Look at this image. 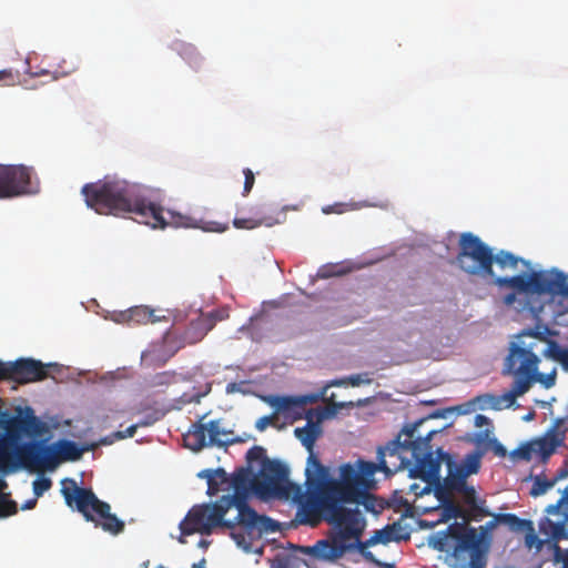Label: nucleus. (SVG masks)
Masks as SVG:
<instances>
[{"mask_svg": "<svg viewBox=\"0 0 568 568\" xmlns=\"http://www.w3.org/2000/svg\"><path fill=\"white\" fill-rule=\"evenodd\" d=\"M377 462H366L359 459L357 469L351 464H344L339 468V478H332L326 475L322 480H317V488L311 489L307 499L302 501L297 510L298 521L303 525L316 527L323 521V515H329L333 519L336 516H343L348 521L346 532H358V527L363 526L362 513L359 509L346 508V504L364 503L371 498L367 490L372 487L373 476L377 471L388 470L384 453L377 450Z\"/></svg>", "mask_w": 568, "mask_h": 568, "instance_id": "obj_1", "label": "nucleus"}, {"mask_svg": "<svg viewBox=\"0 0 568 568\" xmlns=\"http://www.w3.org/2000/svg\"><path fill=\"white\" fill-rule=\"evenodd\" d=\"M87 205L99 214L121 215L132 213L139 223L152 229L191 227L205 232L223 233L229 223L197 220L191 215L166 210L148 201L140 186L124 180L108 179L87 183L82 187Z\"/></svg>", "mask_w": 568, "mask_h": 568, "instance_id": "obj_2", "label": "nucleus"}, {"mask_svg": "<svg viewBox=\"0 0 568 568\" xmlns=\"http://www.w3.org/2000/svg\"><path fill=\"white\" fill-rule=\"evenodd\" d=\"M323 521L331 525V529L325 539L316 541L311 547H305L304 552L313 558L322 561H334L342 558L347 551L357 549L363 552L366 548L383 544L386 545L393 540H398L394 535V526L387 525L383 529H378L374 535L362 541L361 537L365 530L366 521L362 516L363 526L358 527V532L348 534V521L343 516L331 518L329 515H323Z\"/></svg>", "mask_w": 568, "mask_h": 568, "instance_id": "obj_3", "label": "nucleus"}, {"mask_svg": "<svg viewBox=\"0 0 568 568\" xmlns=\"http://www.w3.org/2000/svg\"><path fill=\"white\" fill-rule=\"evenodd\" d=\"M223 510V517L231 508L237 510L234 519V528H229L230 536L237 546L248 549L251 540L261 537L263 534L275 532L278 529V523L267 516L258 515L247 505V491L234 490L233 495L223 496L215 503Z\"/></svg>", "mask_w": 568, "mask_h": 568, "instance_id": "obj_4", "label": "nucleus"}, {"mask_svg": "<svg viewBox=\"0 0 568 568\" xmlns=\"http://www.w3.org/2000/svg\"><path fill=\"white\" fill-rule=\"evenodd\" d=\"M496 283L499 288L511 290L503 297L504 304L508 306L517 302L518 295L568 297V275L557 268L531 271L511 277L497 278Z\"/></svg>", "mask_w": 568, "mask_h": 568, "instance_id": "obj_5", "label": "nucleus"}, {"mask_svg": "<svg viewBox=\"0 0 568 568\" xmlns=\"http://www.w3.org/2000/svg\"><path fill=\"white\" fill-rule=\"evenodd\" d=\"M61 493L65 504L97 528L114 536L124 531V521L112 514L110 504L99 499L91 488L79 487L74 479L67 478Z\"/></svg>", "mask_w": 568, "mask_h": 568, "instance_id": "obj_6", "label": "nucleus"}, {"mask_svg": "<svg viewBox=\"0 0 568 568\" xmlns=\"http://www.w3.org/2000/svg\"><path fill=\"white\" fill-rule=\"evenodd\" d=\"M288 475L290 470L286 465L280 460L265 459L260 474L253 476L252 490L263 499L270 497L288 498L293 495L300 509L306 490L303 491L300 485L291 483Z\"/></svg>", "mask_w": 568, "mask_h": 568, "instance_id": "obj_7", "label": "nucleus"}, {"mask_svg": "<svg viewBox=\"0 0 568 568\" xmlns=\"http://www.w3.org/2000/svg\"><path fill=\"white\" fill-rule=\"evenodd\" d=\"M436 433L437 430L435 429L428 430L425 436L416 433L410 454L412 464L415 463L414 466L409 468L410 477L419 478L430 484L440 480V466L443 463L446 464V466L453 464V456L442 448H438L434 456L430 439Z\"/></svg>", "mask_w": 568, "mask_h": 568, "instance_id": "obj_8", "label": "nucleus"}, {"mask_svg": "<svg viewBox=\"0 0 568 568\" xmlns=\"http://www.w3.org/2000/svg\"><path fill=\"white\" fill-rule=\"evenodd\" d=\"M536 343L521 345L511 343L509 354L504 363V374L515 376L510 394L513 397L524 395L529 390L537 376L539 358L535 354Z\"/></svg>", "mask_w": 568, "mask_h": 568, "instance_id": "obj_9", "label": "nucleus"}, {"mask_svg": "<svg viewBox=\"0 0 568 568\" xmlns=\"http://www.w3.org/2000/svg\"><path fill=\"white\" fill-rule=\"evenodd\" d=\"M459 267L469 275L490 278L497 286V276L493 268V250L473 233H463L459 239V252L456 256Z\"/></svg>", "mask_w": 568, "mask_h": 568, "instance_id": "obj_10", "label": "nucleus"}, {"mask_svg": "<svg viewBox=\"0 0 568 568\" xmlns=\"http://www.w3.org/2000/svg\"><path fill=\"white\" fill-rule=\"evenodd\" d=\"M55 467L53 446L45 445L43 442H27L11 449V460L4 473L16 471L19 468L41 473L53 470Z\"/></svg>", "mask_w": 568, "mask_h": 568, "instance_id": "obj_11", "label": "nucleus"}, {"mask_svg": "<svg viewBox=\"0 0 568 568\" xmlns=\"http://www.w3.org/2000/svg\"><path fill=\"white\" fill-rule=\"evenodd\" d=\"M216 527L234 528V523L223 518V510L215 503L195 505L180 523L182 536L179 538V541L185 544L186 540L184 536H190L195 532L209 536Z\"/></svg>", "mask_w": 568, "mask_h": 568, "instance_id": "obj_12", "label": "nucleus"}, {"mask_svg": "<svg viewBox=\"0 0 568 568\" xmlns=\"http://www.w3.org/2000/svg\"><path fill=\"white\" fill-rule=\"evenodd\" d=\"M306 418L307 424L305 426L297 427L294 429L295 437L310 453L307 457V466L305 469L306 494L304 496V499L308 498L311 489L317 488V480L320 481L326 475H328V468L321 463L318 457L313 452L316 440L322 435V427L320 425V422H313V415L311 410H308V413L306 414Z\"/></svg>", "mask_w": 568, "mask_h": 568, "instance_id": "obj_13", "label": "nucleus"}, {"mask_svg": "<svg viewBox=\"0 0 568 568\" xmlns=\"http://www.w3.org/2000/svg\"><path fill=\"white\" fill-rule=\"evenodd\" d=\"M424 423V419H419L416 423L406 425L403 430L386 446H379L377 450H382L385 456L386 476H390L398 470L405 469L412 465V450L415 439V434L418 427Z\"/></svg>", "mask_w": 568, "mask_h": 568, "instance_id": "obj_14", "label": "nucleus"}, {"mask_svg": "<svg viewBox=\"0 0 568 568\" xmlns=\"http://www.w3.org/2000/svg\"><path fill=\"white\" fill-rule=\"evenodd\" d=\"M230 434L231 432L221 428L219 419L210 420L207 424L200 420L184 435V443L193 452H200L205 446L225 447L236 442L229 438Z\"/></svg>", "mask_w": 568, "mask_h": 568, "instance_id": "obj_15", "label": "nucleus"}, {"mask_svg": "<svg viewBox=\"0 0 568 568\" xmlns=\"http://www.w3.org/2000/svg\"><path fill=\"white\" fill-rule=\"evenodd\" d=\"M31 168L0 164V199L13 197L32 191Z\"/></svg>", "mask_w": 568, "mask_h": 568, "instance_id": "obj_16", "label": "nucleus"}, {"mask_svg": "<svg viewBox=\"0 0 568 568\" xmlns=\"http://www.w3.org/2000/svg\"><path fill=\"white\" fill-rule=\"evenodd\" d=\"M548 516L562 513V520L554 521L549 517H544L539 521L540 534L547 536L554 541L568 539V486L564 489L561 497L556 504L548 505L546 508Z\"/></svg>", "mask_w": 568, "mask_h": 568, "instance_id": "obj_17", "label": "nucleus"}, {"mask_svg": "<svg viewBox=\"0 0 568 568\" xmlns=\"http://www.w3.org/2000/svg\"><path fill=\"white\" fill-rule=\"evenodd\" d=\"M54 364L44 365L42 362L33 358H19L10 362L11 381L19 384L40 382L48 377V368Z\"/></svg>", "mask_w": 568, "mask_h": 568, "instance_id": "obj_18", "label": "nucleus"}, {"mask_svg": "<svg viewBox=\"0 0 568 568\" xmlns=\"http://www.w3.org/2000/svg\"><path fill=\"white\" fill-rule=\"evenodd\" d=\"M263 400L273 407L275 412L272 415L262 416L256 420L255 428L258 432H264L270 425H274L277 414L290 413L294 408H302L305 404L303 398L293 396L268 395L263 397Z\"/></svg>", "mask_w": 568, "mask_h": 568, "instance_id": "obj_19", "label": "nucleus"}, {"mask_svg": "<svg viewBox=\"0 0 568 568\" xmlns=\"http://www.w3.org/2000/svg\"><path fill=\"white\" fill-rule=\"evenodd\" d=\"M250 216L240 217L236 216L233 220V226L237 230H254L261 226L272 227L276 224L284 222L285 213L284 210L280 213L282 220L278 216L270 213L265 205H253L248 210Z\"/></svg>", "mask_w": 568, "mask_h": 568, "instance_id": "obj_20", "label": "nucleus"}, {"mask_svg": "<svg viewBox=\"0 0 568 568\" xmlns=\"http://www.w3.org/2000/svg\"><path fill=\"white\" fill-rule=\"evenodd\" d=\"M448 535L455 540L454 556L457 559L460 558L463 552H470L481 546L480 538L474 528L464 525H452L448 527Z\"/></svg>", "mask_w": 568, "mask_h": 568, "instance_id": "obj_21", "label": "nucleus"}, {"mask_svg": "<svg viewBox=\"0 0 568 568\" xmlns=\"http://www.w3.org/2000/svg\"><path fill=\"white\" fill-rule=\"evenodd\" d=\"M214 322L210 316H199L191 321L183 333V342L189 345L196 344L213 328Z\"/></svg>", "mask_w": 568, "mask_h": 568, "instance_id": "obj_22", "label": "nucleus"}, {"mask_svg": "<svg viewBox=\"0 0 568 568\" xmlns=\"http://www.w3.org/2000/svg\"><path fill=\"white\" fill-rule=\"evenodd\" d=\"M54 448V456L57 458V466L61 462H75L79 460L87 448L80 447L79 444L68 439H60L52 445Z\"/></svg>", "mask_w": 568, "mask_h": 568, "instance_id": "obj_23", "label": "nucleus"}, {"mask_svg": "<svg viewBox=\"0 0 568 568\" xmlns=\"http://www.w3.org/2000/svg\"><path fill=\"white\" fill-rule=\"evenodd\" d=\"M122 317L125 322L134 325L154 323V312L148 306H134L128 310Z\"/></svg>", "mask_w": 568, "mask_h": 568, "instance_id": "obj_24", "label": "nucleus"}, {"mask_svg": "<svg viewBox=\"0 0 568 568\" xmlns=\"http://www.w3.org/2000/svg\"><path fill=\"white\" fill-rule=\"evenodd\" d=\"M23 433L29 436H42L47 430V426L36 415L32 408H26V415L22 416Z\"/></svg>", "mask_w": 568, "mask_h": 568, "instance_id": "obj_25", "label": "nucleus"}, {"mask_svg": "<svg viewBox=\"0 0 568 568\" xmlns=\"http://www.w3.org/2000/svg\"><path fill=\"white\" fill-rule=\"evenodd\" d=\"M447 468L448 474L445 478V487L450 493H458L467 484V476L456 467L454 460Z\"/></svg>", "mask_w": 568, "mask_h": 568, "instance_id": "obj_26", "label": "nucleus"}, {"mask_svg": "<svg viewBox=\"0 0 568 568\" xmlns=\"http://www.w3.org/2000/svg\"><path fill=\"white\" fill-rule=\"evenodd\" d=\"M207 480V494L215 495L220 490V484L227 481V474L224 469L217 468L215 470L206 469L199 474Z\"/></svg>", "mask_w": 568, "mask_h": 568, "instance_id": "obj_27", "label": "nucleus"}, {"mask_svg": "<svg viewBox=\"0 0 568 568\" xmlns=\"http://www.w3.org/2000/svg\"><path fill=\"white\" fill-rule=\"evenodd\" d=\"M494 263H496L503 270H517L519 263L524 264L526 267L530 265L528 261L504 250L499 251L497 254L493 253V264Z\"/></svg>", "mask_w": 568, "mask_h": 568, "instance_id": "obj_28", "label": "nucleus"}, {"mask_svg": "<svg viewBox=\"0 0 568 568\" xmlns=\"http://www.w3.org/2000/svg\"><path fill=\"white\" fill-rule=\"evenodd\" d=\"M547 347L541 352L545 357L561 363L564 366L568 363V348L561 347L556 341L548 339Z\"/></svg>", "mask_w": 568, "mask_h": 568, "instance_id": "obj_29", "label": "nucleus"}, {"mask_svg": "<svg viewBox=\"0 0 568 568\" xmlns=\"http://www.w3.org/2000/svg\"><path fill=\"white\" fill-rule=\"evenodd\" d=\"M483 453L475 452L465 456L460 464H456V467L462 470L467 477L473 474H477L480 468V458Z\"/></svg>", "mask_w": 568, "mask_h": 568, "instance_id": "obj_30", "label": "nucleus"}, {"mask_svg": "<svg viewBox=\"0 0 568 568\" xmlns=\"http://www.w3.org/2000/svg\"><path fill=\"white\" fill-rule=\"evenodd\" d=\"M532 444L535 447V454H538L542 459H546L555 453L559 445V440L552 436L538 439Z\"/></svg>", "mask_w": 568, "mask_h": 568, "instance_id": "obj_31", "label": "nucleus"}, {"mask_svg": "<svg viewBox=\"0 0 568 568\" xmlns=\"http://www.w3.org/2000/svg\"><path fill=\"white\" fill-rule=\"evenodd\" d=\"M565 476H566V470H561L552 480H548L545 477L537 476L534 479V483H532V486L530 489V495L534 497L544 495L545 493H547L548 489H550L556 484V481L558 479L564 478Z\"/></svg>", "mask_w": 568, "mask_h": 568, "instance_id": "obj_32", "label": "nucleus"}, {"mask_svg": "<svg viewBox=\"0 0 568 568\" xmlns=\"http://www.w3.org/2000/svg\"><path fill=\"white\" fill-rule=\"evenodd\" d=\"M253 476L250 468H239L232 477V486L234 490H248L252 489Z\"/></svg>", "mask_w": 568, "mask_h": 568, "instance_id": "obj_33", "label": "nucleus"}, {"mask_svg": "<svg viewBox=\"0 0 568 568\" xmlns=\"http://www.w3.org/2000/svg\"><path fill=\"white\" fill-rule=\"evenodd\" d=\"M500 521L514 531H532V523L530 520L521 519L514 514L501 515Z\"/></svg>", "mask_w": 568, "mask_h": 568, "instance_id": "obj_34", "label": "nucleus"}, {"mask_svg": "<svg viewBox=\"0 0 568 568\" xmlns=\"http://www.w3.org/2000/svg\"><path fill=\"white\" fill-rule=\"evenodd\" d=\"M180 54L194 70H199L202 67L203 58L193 44H183L180 49Z\"/></svg>", "mask_w": 568, "mask_h": 568, "instance_id": "obj_35", "label": "nucleus"}, {"mask_svg": "<svg viewBox=\"0 0 568 568\" xmlns=\"http://www.w3.org/2000/svg\"><path fill=\"white\" fill-rule=\"evenodd\" d=\"M180 54L194 70H199L202 67L203 58L193 44H183L180 49Z\"/></svg>", "mask_w": 568, "mask_h": 568, "instance_id": "obj_36", "label": "nucleus"}, {"mask_svg": "<svg viewBox=\"0 0 568 568\" xmlns=\"http://www.w3.org/2000/svg\"><path fill=\"white\" fill-rule=\"evenodd\" d=\"M176 373L165 371L156 373L148 379V386L151 388L166 387L175 382Z\"/></svg>", "mask_w": 568, "mask_h": 568, "instance_id": "obj_37", "label": "nucleus"}, {"mask_svg": "<svg viewBox=\"0 0 568 568\" xmlns=\"http://www.w3.org/2000/svg\"><path fill=\"white\" fill-rule=\"evenodd\" d=\"M487 564V556L485 549L479 546L469 552V560L465 568H485Z\"/></svg>", "mask_w": 568, "mask_h": 568, "instance_id": "obj_38", "label": "nucleus"}, {"mask_svg": "<svg viewBox=\"0 0 568 568\" xmlns=\"http://www.w3.org/2000/svg\"><path fill=\"white\" fill-rule=\"evenodd\" d=\"M556 333L551 331L548 326H536L534 329H526L523 331L519 334V337H534L537 338L539 342L546 343L549 338V336L555 335Z\"/></svg>", "mask_w": 568, "mask_h": 568, "instance_id": "obj_39", "label": "nucleus"}, {"mask_svg": "<svg viewBox=\"0 0 568 568\" xmlns=\"http://www.w3.org/2000/svg\"><path fill=\"white\" fill-rule=\"evenodd\" d=\"M11 460V443L10 439L0 435V469L7 470Z\"/></svg>", "mask_w": 568, "mask_h": 568, "instance_id": "obj_40", "label": "nucleus"}, {"mask_svg": "<svg viewBox=\"0 0 568 568\" xmlns=\"http://www.w3.org/2000/svg\"><path fill=\"white\" fill-rule=\"evenodd\" d=\"M457 494L462 495L464 503L468 505L473 511H481V508L477 504L476 490L473 486L466 484Z\"/></svg>", "mask_w": 568, "mask_h": 568, "instance_id": "obj_41", "label": "nucleus"}, {"mask_svg": "<svg viewBox=\"0 0 568 568\" xmlns=\"http://www.w3.org/2000/svg\"><path fill=\"white\" fill-rule=\"evenodd\" d=\"M18 511L17 503L10 499L9 494L0 496V518L16 515Z\"/></svg>", "mask_w": 568, "mask_h": 568, "instance_id": "obj_42", "label": "nucleus"}, {"mask_svg": "<svg viewBox=\"0 0 568 568\" xmlns=\"http://www.w3.org/2000/svg\"><path fill=\"white\" fill-rule=\"evenodd\" d=\"M265 459L268 458L266 457V452L262 446H253L246 453V460L250 465L255 462L261 463L262 465Z\"/></svg>", "mask_w": 568, "mask_h": 568, "instance_id": "obj_43", "label": "nucleus"}, {"mask_svg": "<svg viewBox=\"0 0 568 568\" xmlns=\"http://www.w3.org/2000/svg\"><path fill=\"white\" fill-rule=\"evenodd\" d=\"M535 453V447L532 443H527L518 447L514 455L523 460H530L532 458V454Z\"/></svg>", "mask_w": 568, "mask_h": 568, "instance_id": "obj_44", "label": "nucleus"}, {"mask_svg": "<svg viewBox=\"0 0 568 568\" xmlns=\"http://www.w3.org/2000/svg\"><path fill=\"white\" fill-rule=\"evenodd\" d=\"M346 382L352 386H359L362 384H369L371 378H367V377L363 378V375L356 374V375L348 376L346 379L337 381V382L333 383V385L339 386V385L345 384Z\"/></svg>", "mask_w": 568, "mask_h": 568, "instance_id": "obj_45", "label": "nucleus"}, {"mask_svg": "<svg viewBox=\"0 0 568 568\" xmlns=\"http://www.w3.org/2000/svg\"><path fill=\"white\" fill-rule=\"evenodd\" d=\"M244 174V187H243V195L247 196L248 193L252 191L254 183H255V176L251 169L246 168L243 170Z\"/></svg>", "mask_w": 568, "mask_h": 568, "instance_id": "obj_46", "label": "nucleus"}, {"mask_svg": "<svg viewBox=\"0 0 568 568\" xmlns=\"http://www.w3.org/2000/svg\"><path fill=\"white\" fill-rule=\"evenodd\" d=\"M52 483L49 478H40L33 481V493L37 497H40L44 491L50 489Z\"/></svg>", "mask_w": 568, "mask_h": 568, "instance_id": "obj_47", "label": "nucleus"}, {"mask_svg": "<svg viewBox=\"0 0 568 568\" xmlns=\"http://www.w3.org/2000/svg\"><path fill=\"white\" fill-rule=\"evenodd\" d=\"M489 434H490V430L489 429H485V430H480L478 433H476L474 435V438H473V442L474 444L477 446V447H483L485 446V448H487V444L489 443Z\"/></svg>", "mask_w": 568, "mask_h": 568, "instance_id": "obj_48", "label": "nucleus"}, {"mask_svg": "<svg viewBox=\"0 0 568 568\" xmlns=\"http://www.w3.org/2000/svg\"><path fill=\"white\" fill-rule=\"evenodd\" d=\"M70 72H71L70 70L69 71L58 72V71H49L47 69H40V70H37V71H31L30 74L33 78H38V77H42V75H47V74H52V79L57 80L60 77L68 75Z\"/></svg>", "mask_w": 568, "mask_h": 568, "instance_id": "obj_49", "label": "nucleus"}, {"mask_svg": "<svg viewBox=\"0 0 568 568\" xmlns=\"http://www.w3.org/2000/svg\"><path fill=\"white\" fill-rule=\"evenodd\" d=\"M295 559L290 556L276 557L272 568H294Z\"/></svg>", "mask_w": 568, "mask_h": 568, "instance_id": "obj_50", "label": "nucleus"}, {"mask_svg": "<svg viewBox=\"0 0 568 568\" xmlns=\"http://www.w3.org/2000/svg\"><path fill=\"white\" fill-rule=\"evenodd\" d=\"M16 77L10 69L0 70V85H13Z\"/></svg>", "mask_w": 568, "mask_h": 568, "instance_id": "obj_51", "label": "nucleus"}, {"mask_svg": "<svg viewBox=\"0 0 568 568\" xmlns=\"http://www.w3.org/2000/svg\"><path fill=\"white\" fill-rule=\"evenodd\" d=\"M334 395H332L328 399V406L332 408L333 413H337L343 408H353L355 404L353 402H341L336 403L333 400Z\"/></svg>", "mask_w": 568, "mask_h": 568, "instance_id": "obj_52", "label": "nucleus"}, {"mask_svg": "<svg viewBox=\"0 0 568 568\" xmlns=\"http://www.w3.org/2000/svg\"><path fill=\"white\" fill-rule=\"evenodd\" d=\"M136 429H138V425H131L129 426L123 432H116L115 433V436L119 438V439H123V438H128V437H133L134 434L136 433Z\"/></svg>", "mask_w": 568, "mask_h": 568, "instance_id": "obj_53", "label": "nucleus"}, {"mask_svg": "<svg viewBox=\"0 0 568 568\" xmlns=\"http://www.w3.org/2000/svg\"><path fill=\"white\" fill-rule=\"evenodd\" d=\"M11 379L10 362L3 363L0 361V381Z\"/></svg>", "mask_w": 568, "mask_h": 568, "instance_id": "obj_54", "label": "nucleus"}, {"mask_svg": "<svg viewBox=\"0 0 568 568\" xmlns=\"http://www.w3.org/2000/svg\"><path fill=\"white\" fill-rule=\"evenodd\" d=\"M535 381L541 382L546 387H550L555 384V373H552L546 377H544L542 374L537 373Z\"/></svg>", "mask_w": 568, "mask_h": 568, "instance_id": "obj_55", "label": "nucleus"}, {"mask_svg": "<svg viewBox=\"0 0 568 568\" xmlns=\"http://www.w3.org/2000/svg\"><path fill=\"white\" fill-rule=\"evenodd\" d=\"M489 444L491 445L494 452L497 455H499V456H505L506 455V448L496 438H491L489 440Z\"/></svg>", "mask_w": 568, "mask_h": 568, "instance_id": "obj_56", "label": "nucleus"}, {"mask_svg": "<svg viewBox=\"0 0 568 568\" xmlns=\"http://www.w3.org/2000/svg\"><path fill=\"white\" fill-rule=\"evenodd\" d=\"M474 424L476 427L489 426L490 419L481 414L475 416Z\"/></svg>", "mask_w": 568, "mask_h": 568, "instance_id": "obj_57", "label": "nucleus"}, {"mask_svg": "<svg viewBox=\"0 0 568 568\" xmlns=\"http://www.w3.org/2000/svg\"><path fill=\"white\" fill-rule=\"evenodd\" d=\"M537 540V537L536 535L534 534V530L532 531H529L527 535H526V544L531 547L532 544Z\"/></svg>", "mask_w": 568, "mask_h": 568, "instance_id": "obj_58", "label": "nucleus"}, {"mask_svg": "<svg viewBox=\"0 0 568 568\" xmlns=\"http://www.w3.org/2000/svg\"><path fill=\"white\" fill-rule=\"evenodd\" d=\"M205 566H206V560L204 558H202L200 561L194 562L192 565V568H205Z\"/></svg>", "mask_w": 568, "mask_h": 568, "instance_id": "obj_59", "label": "nucleus"}, {"mask_svg": "<svg viewBox=\"0 0 568 568\" xmlns=\"http://www.w3.org/2000/svg\"><path fill=\"white\" fill-rule=\"evenodd\" d=\"M8 487V484L4 479L0 478V496L4 495L3 490Z\"/></svg>", "mask_w": 568, "mask_h": 568, "instance_id": "obj_60", "label": "nucleus"}, {"mask_svg": "<svg viewBox=\"0 0 568 568\" xmlns=\"http://www.w3.org/2000/svg\"><path fill=\"white\" fill-rule=\"evenodd\" d=\"M36 503H37V500H36V499L30 500V501H28V503L24 505V507H23V508H26V509H30V508L34 507Z\"/></svg>", "mask_w": 568, "mask_h": 568, "instance_id": "obj_61", "label": "nucleus"}, {"mask_svg": "<svg viewBox=\"0 0 568 568\" xmlns=\"http://www.w3.org/2000/svg\"><path fill=\"white\" fill-rule=\"evenodd\" d=\"M438 544H439L438 549L443 550V538L439 539Z\"/></svg>", "mask_w": 568, "mask_h": 568, "instance_id": "obj_62", "label": "nucleus"}, {"mask_svg": "<svg viewBox=\"0 0 568 568\" xmlns=\"http://www.w3.org/2000/svg\"><path fill=\"white\" fill-rule=\"evenodd\" d=\"M456 516H460V517L463 516L462 510L459 508H456Z\"/></svg>", "mask_w": 568, "mask_h": 568, "instance_id": "obj_63", "label": "nucleus"}, {"mask_svg": "<svg viewBox=\"0 0 568 568\" xmlns=\"http://www.w3.org/2000/svg\"><path fill=\"white\" fill-rule=\"evenodd\" d=\"M200 545L203 546V547H206L207 546V542L205 540H201L200 541Z\"/></svg>", "mask_w": 568, "mask_h": 568, "instance_id": "obj_64", "label": "nucleus"}]
</instances>
